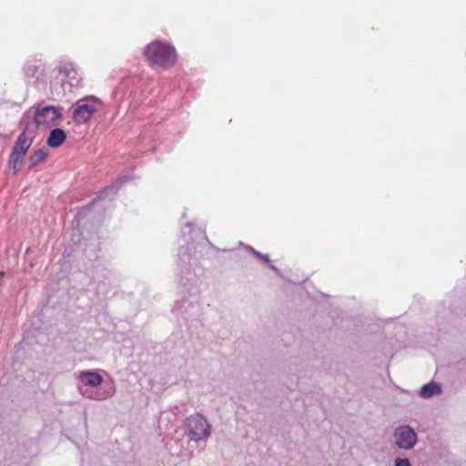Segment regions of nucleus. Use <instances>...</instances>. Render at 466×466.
Listing matches in <instances>:
<instances>
[{"instance_id": "obj_10", "label": "nucleus", "mask_w": 466, "mask_h": 466, "mask_svg": "<svg viewBox=\"0 0 466 466\" xmlns=\"http://www.w3.org/2000/svg\"><path fill=\"white\" fill-rule=\"evenodd\" d=\"M441 392V385L437 382L431 381L430 383L424 384L420 392V397L423 399H429L435 395H439Z\"/></svg>"}, {"instance_id": "obj_14", "label": "nucleus", "mask_w": 466, "mask_h": 466, "mask_svg": "<svg viewBox=\"0 0 466 466\" xmlns=\"http://www.w3.org/2000/svg\"><path fill=\"white\" fill-rule=\"evenodd\" d=\"M76 66L68 61L61 62L57 67L58 73L63 79L68 76L70 74L76 75Z\"/></svg>"}, {"instance_id": "obj_20", "label": "nucleus", "mask_w": 466, "mask_h": 466, "mask_svg": "<svg viewBox=\"0 0 466 466\" xmlns=\"http://www.w3.org/2000/svg\"><path fill=\"white\" fill-rule=\"evenodd\" d=\"M258 258H261L262 260L266 262H269V258L268 254H262L260 253V256H257Z\"/></svg>"}, {"instance_id": "obj_16", "label": "nucleus", "mask_w": 466, "mask_h": 466, "mask_svg": "<svg viewBox=\"0 0 466 466\" xmlns=\"http://www.w3.org/2000/svg\"><path fill=\"white\" fill-rule=\"evenodd\" d=\"M394 466H410V462L407 458H396Z\"/></svg>"}, {"instance_id": "obj_6", "label": "nucleus", "mask_w": 466, "mask_h": 466, "mask_svg": "<svg viewBox=\"0 0 466 466\" xmlns=\"http://www.w3.org/2000/svg\"><path fill=\"white\" fill-rule=\"evenodd\" d=\"M20 128L22 132L17 137L12 151L25 156L36 135L35 125H20Z\"/></svg>"}, {"instance_id": "obj_21", "label": "nucleus", "mask_w": 466, "mask_h": 466, "mask_svg": "<svg viewBox=\"0 0 466 466\" xmlns=\"http://www.w3.org/2000/svg\"><path fill=\"white\" fill-rule=\"evenodd\" d=\"M268 267H269L270 268H272L275 272H277L278 274H279V269H278L274 265H272V264H270V263H269V264H268Z\"/></svg>"}, {"instance_id": "obj_18", "label": "nucleus", "mask_w": 466, "mask_h": 466, "mask_svg": "<svg viewBox=\"0 0 466 466\" xmlns=\"http://www.w3.org/2000/svg\"><path fill=\"white\" fill-rule=\"evenodd\" d=\"M247 250H248L249 252H251L253 255L255 256H260V252L255 250L252 247L250 246H248L247 248Z\"/></svg>"}, {"instance_id": "obj_22", "label": "nucleus", "mask_w": 466, "mask_h": 466, "mask_svg": "<svg viewBox=\"0 0 466 466\" xmlns=\"http://www.w3.org/2000/svg\"><path fill=\"white\" fill-rule=\"evenodd\" d=\"M4 275V272H0V278L3 277Z\"/></svg>"}, {"instance_id": "obj_7", "label": "nucleus", "mask_w": 466, "mask_h": 466, "mask_svg": "<svg viewBox=\"0 0 466 466\" xmlns=\"http://www.w3.org/2000/svg\"><path fill=\"white\" fill-rule=\"evenodd\" d=\"M78 389L82 386L97 387L102 384L103 378L96 370H82L77 375Z\"/></svg>"}, {"instance_id": "obj_4", "label": "nucleus", "mask_w": 466, "mask_h": 466, "mask_svg": "<svg viewBox=\"0 0 466 466\" xmlns=\"http://www.w3.org/2000/svg\"><path fill=\"white\" fill-rule=\"evenodd\" d=\"M102 105V101L93 96L78 99L74 105V120L78 124L86 123Z\"/></svg>"}, {"instance_id": "obj_12", "label": "nucleus", "mask_w": 466, "mask_h": 466, "mask_svg": "<svg viewBox=\"0 0 466 466\" xmlns=\"http://www.w3.org/2000/svg\"><path fill=\"white\" fill-rule=\"evenodd\" d=\"M116 393V387L114 382H112L106 390L102 392H96L94 395H88L87 397L91 400H104L111 398Z\"/></svg>"}, {"instance_id": "obj_5", "label": "nucleus", "mask_w": 466, "mask_h": 466, "mask_svg": "<svg viewBox=\"0 0 466 466\" xmlns=\"http://www.w3.org/2000/svg\"><path fill=\"white\" fill-rule=\"evenodd\" d=\"M394 444L400 450L410 451L418 442V435L410 425L398 426L393 431Z\"/></svg>"}, {"instance_id": "obj_11", "label": "nucleus", "mask_w": 466, "mask_h": 466, "mask_svg": "<svg viewBox=\"0 0 466 466\" xmlns=\"http://www.w3.org/2000/svg\"><path fill=\"white\" fill-rule=\"evenodd\" d=\"M25 156L12 151L9 157L8 166L9 168L13 171L14 175H16L20 170V167L24 162V158Z\"/></svg>"}, {"instance_id": "obj_2", "label": "nucleus", "mask_w": 466, "mask_h": 466, "mask_svg": "<svg viewBox=\"0 0 466 466\" xmlns=\"http://www.w3.org/2000/svg\"><path fill=\"white\" fill-rule=\"evenodd\" d=\"M144 54L152 66L164 68L174 66L177 61V53L174 46L161 41H154L148 44Z\"/></svg>"}, {"instance_id": "obj_3", "label": "nucleus", "mask_w": 466, "mask_h": 466, "mask_svg": "<svg viewBox=\"0 0 466 466\" xmlns=\"http://www.w3.org/2000/svg\"><path fill=\"white\" fill-rule=\"evenodd\" d=\"M186 435L195 442L206 441L211 436V424L202 414L196 413L186 420Z\"/></svg>"}, {"instance_id": "obj_9", "label": "nucleus", "mask_w": 466, "mask_h": 466, "mask_svg": "<svg viewBox=\"0 0 466 466\" xmlns=\"http://www.w3.org/2000/svg\"><path fill=\"white\" fill-rule=\"evenodd\" d=\"M128 177H119L117 180H116L113 184L104 187L103 190H101L97 196L98 199H105L110 195L114 196L117 192V190L120 188V187L123 185L125 181H127Z\"/></svg>"}, {"instance_id": "obj_17", "label": "nucleus", "mask_w": 466, "mask_h": 466, "mask_svg": "<svg viewBox=\"0 0 466 466\" xmlns=\"http://www.w3.org/2000/svg\"><path fill=\"white\" fill-rule=\"evenodd\" d=\"M178 257L184 263H187L189 260V256L187 254V250L184 248H181L178 251Z\"/></svg>"}, {"instance_id": "obj_19", "label": "nucleus", "mask_w": 466, "mask_h": 466, "mask_svg": "<svg viewBox=\"0 0 466 466\" xmlns=\"http://www.w3.org/2000/svg\"><path fill=\"white\" fill-rule=\"evenodd\" d=\"M35 72V66H29L28 68L25 69V73L27 75H34Z\"/></svg>"}, {"instance_id": "obj_1", "label": "nucleus", "mask_w": 466, "mask_h": 466, "mask_svg": "<svg viewBox=\"0 0 466 466\" xmlns=\"http://www.w3.org/2000/svg\"><path fill=\"white\" fill-rule=\"evenodd\" d=\"M61 116L62 109L55 106H32L23 114L19 125H35L36 134L38 127H51Z\"/></svg>"}, {"instance_id": "obj_15", "label": "nucleus", "mask_w": 466, "mask_h": 466, "mask_svg": "<svg viewBox=\"0 0 466 466\" xmlns=\"http://www.w3.org/2000/svg\"><path fill=\"white\" fill-rule=\"evenodd\" d=\"M71 86H77L80 85L82 77L79 75L77 69H76V75L70 74L68 76L64 78Z\"/></svg>"}, {"instance_id": "obj_8", "label": "nucleus", "mask_w": 466, "mask_h": 466, "mask_svg": "<svg viewBox=\"0 0 466 466\" xmlns=\"http://www.w3.org/2000/svg\"><path fill=\"white\" fill-rule=\"evenodd\" d=\"M66 134L63 129L55 128L49 134L47 145L53 148L58 147L66 141Z\"/></svg>"}, {"instance_id": "obj_13", "label": "nucleus", "mask_w": 466, "mask_h": 466, "mask_svg": "<svg viewBox=\"0 0 466 466\" xmlns=\"http://www.w3.org/2000/svg\"><path fill=\"white\" fill-rule=\"evenodd\" d=\"M46 156L47 153L43 148L35 151L28 160L29 168H34L35 167L42 163L46 159Z\"/></svg>"}]
</instances>
